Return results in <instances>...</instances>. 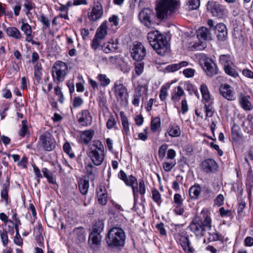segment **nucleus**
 Listing matches in <instances>:
<instances>
[{
  "instance_id": "obj_1",
  "label": "nucleus",
  "mask_w": 253,
  "mask_h": 253,
  "mask_svg": "<svg viewBox=\"0 0 253 253\" xmlns=\"http://www.w3.org/2000/svg\"><path fill=\"white\" fill-rule=\"evenodd\" d=\"M189 228L197 238L203 237L208 230L211 228V219L206 215L203 217H195L190 223Z\"/></svg>"
},
{
  "instance_id": "obj_2",
  "label": "nucleus",
  "mask_w": 253,
  "mask_h": 253,
  "mask_svg": "<svg viewBox=\"0 0 253 253\" xmlns=\"http://www.w3.org/2000/svg\"><path fill=\"white\" fill-rule=\"evenodd\" d=\"M147 38L148 42L157 53L164 55L168 47L166 37L158 31H152L148 33Z\"/></svg>"
},
{
  "instance_id": "obj_3",
  "label": "nucleus",
  "mask_w": 253,
  "mask_h": 253,
  "mask_svg": "<svg viewBox=\"0 0 253 253\" xmlns=\"http://www.w3.org/2000/svg\"><path fill=\"white\" fill-rule=\"evenodd\" d=\"M87 155L93 165L96 166L102 165L106 157L105 147L102 143L99 140L93 141L87 150Z\"/></svg>"
},
{
  "instance_id": "obj_4",
  "label": "nucleus",
  "mask_w": 253,
  "mask_h": 253,
  "mask_svg": "<svg viewBox=\"0 0 253 253\" xmlns=\"http://www.w3.org/2000/svg\"><path fill=\"white\" fill-rule=\"evenodd\" d=\"M178 6V2L176 0H160L156 5L157 18L162 20L173 14Z\"/></svg>"
},
{
  "instance_id": "obj_5",
  "label": "nucleus",
  "mask_w": 253,
  "mask_h": 253,
  "mask_svg": "<svg viewBox=\"0 0 253 253\" xmlns=\"http://www.w3.org/2000/svg\"><path fill=\"white\" fill-rule=\"evenodd\" d=\"M125 234L123 229L119 227H114L109 230L105 240L110 247L123 246L125 244Z\"/></svg>"
},
{
  "instance_id": "obj_6",
  "label": "nucleus",
  "mask_w": 253,
  "mask_h": 253,
  "mask_svg": "<svg viewBox=\"0 0 253 253\" xmlns=\"http://www.w3.org/2000/svg\"><path fill=\"white\" fill-rule=\"evenodd\" d=\"M119 177L123 180L126 184L127 186H130L132 187L134 201L136 200V198L138 197V194H142V191H141L142 184L139 182V188L137 185V181L136 179L132 175L127 176L126 173L123 170H121L119 173Z\"/></svg>"
},
{
  "instance_id": "obj_7",
  "label": "nucleus",
  "mask_w": 253,
  "mask_h": 253,
  "mask_svg": "<svg viewBox=\"0 0 253 253\" xmlns=\"http://www.w3.org/2000/svg\"><path fill=\"white\" fill-rule=\"evenodd\" d=\"M68 73L67 64L62 61H57L52 69V75L54 82H63Z\"/></svg>"
},
{
  "instance_id": "obj_8",
  "label": "nucleus",
  "mask_w": 253,
  "mask_h": 253,
  "mask_svg": "<svg viewBox=\"0 0 253 253\" xmlns=\"http://www.w3.org/2000/svg\"><path fill=\"white\" fill-rule=\"evenodd\" d=\"M113 89L117 100L121 104L126 105L127 103L128 94L125 86L121 82L117 81L114 84Z\"/></svg>"
},
{
  "instance_id": "obj_9",
  "label": "nucleus",
  "mask_w": 253,
  "mask_h": 253,
  "mask_svg": "<svg viewBox=\"0 0 253 253\" xmlns=\"http://www.w3.org/2000/svg\"><path fill=\"white\" fill-rule=\"evenodd\" d=\"M207 9L213 16L217 18H223L227 13V10L224 5L213 1L208 2Z\"/></svg>"
},
{
  "instance_id": "obj_10",
  "label": "nucleus",
  "mask_w": 253,
  "mask_h": 253,
  "mask_svg": "<svg viewBox=\"0 0 253 253\" xmlns=\"http://www.w3.org/2000/svg\"><path fill=\"white\" fill-rule=\"evenodd\" d=\"M39 144L46 151H51L55 147L56 141L50 132L45 131L39 137Z\"/></svg>"
},
{
  "instance_id": "obj_11",
  "label": "nucleus",
  "mask_w": 253,
  "mask_h": 253,
  "mask_svg": "<svg viewBox=\"0 0 253 253\" xmlns=\"http://www.w3.org/2000/svg\"><path fill=\"white\" fill-rule=\"evenodd\" d=\"M200 63L208 76L212 77L217 74V66L211 59L202 56L200 59Z\"/></svg>"
},
{
  "instance_id": "obj_12",
  "label": "nucleus",
  "mask_w": 253,
  "mask_h": 253,
  "mask_svg": "<svg viewBox=\"0 0 253 253\" xmlns=\"http://www.w3.org/2000/svg\"><path fill=\"white\" fill-rule=\"evenodd\" d=\"M176 240L177 244L181 247L185 253H195V249L192 246L188 236L179 233Z\"/></svg>"
},
{
  "instance_id": "obj_13",
  "label": "nucleus",
  "mask_w": 253,
  "mask_h": 253,
  "mask_svg": "<svg viewBox=\"0 0 253 253\" xmlns=\"http://www.w3.org/2000/svg\"><path fill=\"white\" fill-rule=\"evenodd\" d=\"M103 14V8L101 3L96 2L91 7L90 10L87 12L88 20L91 22H95L102 16Z\"/></svg>"
},
{
  "instance_id": "obj_14",
  "label": "nucleus",
  "mask_w": 253,
  "mask_h": 253,
  "mask_svg": "<svg viewBox=\"0 0 253 253\" xmlns=\"http://www.w3.org/2000/svg\"><path fill=\"white\" fill-rule=\"evenodd\" d=\"M201 170L205 173L210 174L215 172L218 169V164L212 159H207L200 165Z\"/></svg>"
},
{
  "instance_id": "obj_15",
  "label": "nucleus",
  "mask_w": 253,
  "mask_h": 253,
  "mask_svg": "<svg viewBox=\"0 0 253 253\" xmlns=\"http://www.w3.org/2000/svg\"><path fill=\"white\" fill-rule=\"evenodd\" d=\"M220 94L229 101H234L236 99L235 93L233 88L229 84H222L219 87Z\"/></svg>"
},
{
  "instance_id": "obj_16",
  "label": "nucleus",
  "mask_w": 253,
  "mask_h": 253,
  "mask_svg": "<svg viewBox=\"0 0 253 253\" xmlns=\"http://www.w3.org/2000/svg\"><path fill=\"white\" fill-rule=\"evenodd\" d=\"M78 120L79 124L84 126H89L91 124L92 117L88 110H83L78 114Z\"/></svg>"
},
{
  "instance_id": "obj_17",
  "label": "nucleus",
  "mask_w": 253,
  "mask_h": 253,
  "mask_svg": "<svg viewBox=\"0 0 253 253\" xmlns=\"http://www.w3.org/2000/svg\"><path fill=\"white\" fill-rule=\"evenodd\" d=\"M101 236L98 233H91L89 236L88 244L93 250L96 251L100 247Z\"/></svg>"
},
{
  "instance_id": "obj_18",
  "label": "nucleus",
  "mask_w": 253,
  "mask_h": 253,
  "mask_svg": "<svg viewBox=\"0 0 253 253\" xmlns=\"http://www.w3.org/2000/svg\"><path fill=\"white\" fill-rule=\"evenodd\" d=\"M142 47L140 42H135L131 51V56L136 62H141L142 60Z\"/></svg>"
},
{
  "instance_id": "obj_19",
  "label": "nucleus",
  "mask_w": 253,
  "mask_h": 253,
  "mask_svg": "<svg viewBox=\"0 0 253 253\" xmlns=\"http://www.w3.org/2000/svg\"><path fill=\"white\" fill-rule=\"evenodd\" d=\"M215 33L217 39L220 41H224L227 38V30L225 24L222 23L217 24L214 28Z\"/></svg>"
},
{
  "instance_id": "obj_20",
  "label": "nucleus",
  "mask_w": 253,
  "mask_h": 253,
  "mask_svg": "<svg viewBox=\"0 0 253 253\" xmlns=\"http://www.w3.org/2000/svg\"><path fill=\"white\" fill-rule=\"evenodd\" d=\"M20 29L25 36V41L33 43L34 35L32 34L33 31L31 26L28 23L23 21L21 22Z\"/></svg>"
},
{
  "instance_id": "obj_21",
  "label": "nucleus",
  "mask_w": 253,
  "mask_h": 253,
  "mask_svg": "<svg viewBox=\"0 0 253 253\" xmlns=\"http://www.w3.org/2000/svg\"><path fill=\"white\" fill-rule=\"evenodd\" d=\"M249 96L244 93H240L238 95V101L241 107L246 111H250L253 109L251 102L248 99Z\"/></svg>"
},
{
  "instance_id": "obj_22",
  "label": "nucleus",
  "mask_w": 253,
  "mask_h": 253,
  "mask_svg": "<svg viewBox=\"0 0 253 253\" xmlns=\"http://www.w3.org/2000/svg\"><path fill=\"white\" fill-rule=\"evenodd\" d=\"M4 30L7 35L9 37H11L15 40H19L22 37V35L20 31L16 27H4Z\"/></svg>"
},
{
  "instance_id": "obj_23",
  "label": "nucleus",
  "mask_w": 253,
  "mask_h": 253,
  "mask_svg": "<svg viewBox=\"0 0 253 253\" xmlns=\"http://www.w3.org/2000/svg\"><path fill=\"white\" fill-rule=\"evenodd\" d=\"M94 132L91 129L81 131L80 133V141L85 144H88L92 139Z\"/></svg>"
},
{
  "instance_id": "obj_24",
  "label": "nucleus",
  "mask_w": 253,
  "mask_h": 253,
  "mask_svg": "<svg viewBox=\"0 0 253 253\" xmlns=\"http://www.w3.org/2000/svg\"><path fill=\"white\" fill-rule=\"evenodd\" d=\"M197 36L199 40H211V34L210 30L205 27H202L197 31Z\"/></svg>"
},
{
  "instance_id": "obj_25",
  "label": "nucleus",
  "mask_w": 253,
  "mask_h": 253,
  "mask_svg": "<svg viewBox=\"0 0 253 253\" xmlns=\"http://www.w3.org/2000/svg\"><path fill=\"white\" fill-rule=\"evenodd\" d=\"M201 193V187L198 184H195L189 189V195L192 200H196L199 199Z\"/></svg>"
},
{
  "instance_id": "obj_26",
  "label": "nucleus",
  "mask_w": 253,
  "mask_h": 253,
  "mask_svg": "<svg viewBox=\"0 0 253 253\" xmlns=\"http://www.w3.org/2000/svg\"><path fill=\"white\" fill-rule=\"evenodd\" d=\"M211 231L208 232L209 236L208 237V240L210 242H214L217 241H221L223 243L224 242V237L221 234L218 233L215 229L214 230H210Z\"/></svg>"
},
{
  "instance_id": "obj_27",
  "label": "nucleus",
  "mask_w": 253,
  "mask_h": 253,
  "mask_svg": "<svg viewBox=\"0 0 253 253\" xmlns=\"http://www.w3.org/2000/svg\"><path fill=\"white\" fill-rule=\"evenodd\" d=\"M107 22H103L98 28L95 36L103 40L107 35Z\"/></svg>"
},
{
  "instance_id": "obj_28",
  "label": "nucleus",
  "mask_w": 253,
  "mask_h": 253,
  "mask_svg": "<svg viewBox=\"0 0 253 253\" xmlns=\"http://www.w3.org/2000/svg\"><path fill=\"white\" fill-rule=\"evenodd\" d=\"M200 89L202 95L203 102L213 100V99L211 98V95L208 88V86L206 84H201Z\"/></svg>"
},
{
  "instance_id": "obj_29",
  "label": "nucleus",
  "mask_w": 253,
  "mask_h": 253,
  "mask_svg": "<svg viewBox=\"0 0 253 253\" xmlns=\"http://www.w3.org/2000/svg\"><path fill=\"white\" fill-rule=\"evenodd\" d=\"M188 65V62L186 61H181L178 63H174L169 65L166 67V70L169 72H175L182 67H186Z\"/></svg>"
},
{
  "instance_id": "obj_30",
  "label": "nucleus",
  "mask_w": 253,
  "mask_h": 253,
  "mask_svg": "<svg viewBox=\"0 0 253 253\" xmlns=\"http://www.w3.org/2000/svg\"><path fill=\"white\" fill-rule=\"evenodd\" d=\"M142 73V62H136L135 64V74L133 75L132 82L134 86L139 84L137 81V78Z\"/></svg>"
},
{
  "instance_id": "obj_31",
  "label": "nucleus",
  "mask_w": 253,
  "mask_h": 253,
  "mask_svg": "<svg viewBox=\"0 0 253 253\" xmlns=\"http://www.w3.org/2000/svg\"><path fill=\"white\" fill-rule=\"evenodd\" d=\"M143 24L148 28L152 25V21L150 19L152 11L148 8H143Z\"/></svg>"
},
{
  "instance_id": "obj_32",
  "label": "nucleus",
  "mask_w": 253,
  "mask_h": 253,
  "mask_svg": "<svg viewBox=\"0 0 253 253\" xmlns=\"http://www.w3.org/2000/svg\"><path fill=\"white\" fill-rule=\"evenodd\" d=\"M104 227V223L102 220H95L91 227V233H100L102 231Z\"/></svg>"
},
{
  "instance_id": "obj_33",
  "label": "nucleus",
  "mask_w": 253,
  "mask_h": 253,
  "mask_svg": "<svg viewBox=\"0 0 253 253\" xmlns=\"http://www.w3.org/2000/svg\"><path fill=\"white\" fill-rule=\"evenodd\" d=\"M219 63L223 67L229 65H233L232 58L230 54H222L219 56Z\"/></svg>"
},
{
  "instance_id": "obj_34",
  "label": "nucleus",
  "mask_w": 253,
  "mask_h": 253,
  "mask_svg": "<svg viewBox=\"0 0 253 253\" xmlns=\"http://www.w3.org/2000/svg\"><path fill=\"white\" fill-rule=\"evenodd\" d=\"M135 92L134 94V99L132 101V103L135 106H138L139 103V98L141 96V88L142 86L140 84H137V85L134 86Z\"/></svg>"
},
{
  "instance_id": "obj_35",
  "label": "nucleus",
  "mask_w": 253,
  "mask_h": 253,
  "mask_svg": "<svg viewBox=\"0 0 253 253\" xmlns=\"http://www.w3.org/2000/svg\"><path fill=\"white\" fill-rule=\"evenodd\" d=\"M97 198L98 203L101 205H105L108 201L107 194L103 191V188H99V191L97 192Z\"/></svg>"
},
{
  "instance_id": "obj_36",
  "label": "nucleus",
  "mask_w": 253,
  "mask_h": 253,
  "mask_svg": "<svg viewBox=\"0 0 253 253\" xmlns=\"http://www.w3.org/2000/svg\"><path fill=\"white\" fill-rule=\"evenodd\" d=\"M204 104V109L206 113L207 117H211L214 113V109L212 106L213 101H210L203 102Z\"/></svg>"
},
{
  "instance_id": "obj_37",
  "label": "nucleus",
  "mask_w": 253,
  "mask_h": 253,
  "mask_svg": "<svg viewBox=\"0 0 253 253\" xmlns=\"http://www.w3.org/2000/svg\"><path fill=\"white\" fill-rule=\"evenodd\" d=\"M167 132L168 134L172 137H178L181 134V131L179 126L177 125L171 126L169 127Z\"/></svg>"
},
{
  "instance_id": "obj_38",
  "label": "nucleus",
  "mask_w": 253,
  "mask_h": 253,
  "mask_svg": "<svg viewBox=\"0 0 253 253\" xmlns=\"http://www.w3.org/2000/svg\"><path fill=\"white\" fill-rule=\"evenodd\" d=\"M234 67V64L229 65L224 67V70L227 75L233 78H236L239 76V74Z\"/></svg>"
},
{
  "instance_id": "obj_39",
  "label": "nucleus",
  "mask_w": 253,
  "mask_h": 253,
  "mask_svg": "<svg viewBox=\"0 0 253 253\" xmlns=\"http://www.w3.org/2000/svg\"><path fill=\"white\" fill-rule=\"evenodd\" d=\"M0 239L4 247H7L10 241L8 238L7 231L5 230H0Z\"/></svg>"
},
{
  "instance_id": "obj_40",
  "label": "nucleus",
  "mask_w": 253,
  "mask_h": 253,
  "mask_svg": "<svg viewBox=\"0 0 253 253\" xmlns=\"http://www.w3.org/2000/svg\"><path fill=\"white\" fill-rule=\"evenodd\" d=\"M184 94V90L180 86H178L177 90L175 91L172 94L171 100L174 102H178L181 96Z\"/></svg>"
},
{
  "instance_id": "obj_41",
  "label": "nucleus",
  "mask_w": 253,
  "mask_h": 253,
  "mask_svg": "<svg viewBox=\"0 0 253 253\" xmlns=\"http://www.w3.org/2000/svg\"><path fill=\"white\" fill-rule=\"evenodd\" d=\"M42 65L41 64L38 62H37L36 65L34 66V76L37 80V81L39 82L42 77Z\"/></svg>"
},
{
  "instance_id": "obj_42",
  "label": "nucleus",
  "mask_w": 253,
  "mask_h": 253,
  "mask_svg": "<svg viewBox=\"0 0 253 253\" xmlns=\"http://www.w3.org/2000/svg\"><path fill=\"white\" fill-rule=\"evenodd\" d=\"M117 48L116 44L114 42H107L102 46V49L105 53H109L114 51Z\"/></svg>"
},
{
  "instance_id": "obj_43",
  "label": "nucleus",
  "mask_w": 253,
  "mask_h": 253,
  "mask_svg": "<svg viewBox=\"0 0 253 253\" xmlns=\"http://www.w3.org/2000/svg\"><path fill=\"white\" fill-rule=\"evenodd\" d=\"M79 189L81 193L85 195L88 190L89 182L85 180H81L79 184Z\"/></svg>"
},
{
  "instance_id": "obj_44",
  "label": "nucleus",
  "mask_w": 253,
  "mask_h": 253,
  "mask_svg": "<svg viewBox=\"0 0 253 253\" xmlns=\"http://www.w3.org/2000/svg\"><path fill=\"white\" fill-rule=\"evenodd\" d=\"M97 79L100 82V85L102 86H107L111 82L110 80L105 74H98Z\"/></svg>"
},
{
  "instance_id": "obj_45",
  "label": "nucleus",
  "mask_w": 253,
  "mask_h": 253,
  "mask_svg": "<svg viewBox=\"0 0 253 253\" xmlns=\"http://www.w3.org/2000/svg\"><path fill=\"white\" fill-rule=\"evenodd\" d=\"M102 40V39L99 38L94 35L90 44L91 48L94 50H96L99 49L101 46Z\"/></svg>"
},
{
  "instance_id": "obj_46",
  "label": "nucleus",
  "mask_w": 253,
  "mask_h": 253,
  "mask_svg": "<svg viewBox=\"0 0 253 253\" xmlns=\"http://www.w3.org/2000/svg\"><path fill=\"white\" fill-rule=\"evenodd\" d=\"M169 86L166 85H163L160 89V98L162 101H164L166 100V98L168 95V90L169 89Z\"/></svg>"
},
{
  "instance_id": "obj_47",
  "label": "nucleus",
  "mask_w": 253,
  "mask_h": 253,
  "mask_svg": "<svg viewBox=\"0 0 253 253\" xmlns=\"http://www.w3.org/2000/svg\"><path fill=\"white\" fill-rule=\"evenodd\" d=\"M160 120L158 118H155L151 121V129L153 132L158 131L160 127Z\"/></svg>"
},
{
  "instance_id": "obj_48",
  "label": "nucleus",
  "mask_w": 253,
  "mask_h": 253,
  "mask_svg": "<svg viewBox=\"0 0 253 253\" xmlns=\"http://www.w3.org/2000/svg\"><path fill=\"white\" fill-rule=\"evenodd\" d=\"M176 164L175 160H170L169 162H166L163 164V168L166 171H170Z\"/></svg>"
},
{
  "instance_id": "obj_49",
  "label": "nucleus",
  "mask_w": 253,
  "mask_h": 253,
  "mask_svg": "<svg viewBox=\"0 0 253 253\" xmlns=\"http://www.w3.org/2000/svg\"><path fill=\"white\" fill-rule=\"evenodd\" d=\"M14 243L17 246L22 247L23 245V239L21 238L18 229L16 230V234L13 239Z\"/></svg>"
},
{
  "instance_id": "obj_50",
  "label": "nucleus",
  "mask_w": 253,
  "mask_h": 253,
  "mask_svg": "<svg viewBox=\"0 0 253 253\" xmlns=\"http://www.w3.org/2000/svg\"><path fill=\"white\" fill-rule=\"evenodd\" d=\"M73 233L78 236L79 240H84L85 238L84 231L82 227L75 229Z\"/></svg>"
},
{
  "instance_id": "obj_51",
  "label": "nucleus",
  "mask_w": 253,
  "mask_h": 253,
  "mask_svg": "<svg viewBox=\"0 0 253 253\" xmlns=\"http://www.w3.org/2000/svg\"><path fill=\"white\" fill-rule=\"evenodd\" d=\"M84 103L83 99L79 96L75 97L72 101V105L74 108H79Z\"/></svg>"
},
{
  "instance_id": "obj_52",
  "label": "nucleus",
  "mask_w": 253,
  "mask_h": 253,
  "mask_svg": "<svg viewBox=\"0 0 253 253\" xmlns=\"http://www.w3.org/2000/svg\"><path fill=\"white\" fill-rule=\"evenodd\" d=\"M64 151L71 158L74 157L75 155L72 152L71 146L69 142H66L63 145Z\"/></svg>"
},
{
  "instance_id": "obj_53",
  "label": "nucleus",
  "mask_w": 253,
  "mask_h": 253,
  "mask_svg": "<svg viewBox=\"0 0 253 253\" xmlns=\"http://www.w3.org/2000/svg\"><path fill=\"white\" fill-rule=\"evenodd\" d=\"M24 7L26 8L27 11L26 13L28 14L30 11L35 7V4L34 2H33L31 0H26L24 1L23 4Z\"/></svg>"
},
{
  "instance_id": "obj_54",
  "label": "nucleus",
  "mask_w": 253,
  "mask_h": 253,
  "mask_svg": "<svg viewBox=\"0 0 253 253\" xmlns=\"http://www.w3.org/2000/svg\"><path fill=\"white\" fill-rule=\"evenodd\" d=\"M22 126L19 130V134L22 136L24 137L26 135L27 132H28V127L27 126V121L23 120L22 121Z\"/></svg>"
},
{
  "instance_id": "obj_55",
  "label": "nucleus",
  "mask_w": 253,
  "mask_h": 253,
  "mask_svg": "<svg viewBox=\"0 0 253 253\" xmlns=\"http://www.w3.org/2000/svg\"><path fill=\"white\" fill-rule=\"evenodd\" d=\"M168 145L167 144H163L160 146L158 151V155L160 158L163 159L166 155Z\"/></svg>"
},
{
  "instance_id": "obj_56",
  "label": "nucleus",
  "mask_w": 253,
  "mask_h": 253,
  "mask_svg": "<svg viewBox=\"0 0 253 253\" xmlns=\"http://www.w3.org/2000/svg\"><path fill=\"white\" fill-rule=\"evenodd\" d=\"M116 121L113 116H111L106 123V126L108 129H111L116 125Z\"/></svg>"
},
{
  "instance_id": "obj_57",
  "label": "nucleus",
  "mask_w": 253,
  "mask_h": 253,
  "mask_svg": "<svg viewBox=\"0 0 253 253\" xmlns=\"http://www.w3.org/2000/svg\"><path fill=\"white\" fill-rule=\"evenodd\" d=\"M8 185L4 184L2 186V189L1 191V197L2 199L5 200L6 201L8 200Z\"/></svg>"
},
{
  "instance_id": "obj_58",
  "label": "nucleus",
  "mask_w": 253,
  "mask_h": 253,
  "mask_svg": "<svg viewBox=\"0 0 253 253\" xmlns=\"http://www.w3.org/2000/svg\"><path fill=\"white\" fill-rule=\"evenodd\" d=\"M42 224L38 223L34 228V234L36 237H40L42 235Z\"/></svg>"
},
{
  "instance_id": "obj_59",
  "label": "nucleus",
  "mask_w": 253,
  "mask_h": 253,
  "mask_svg": "<svg viewBox=\"0 0 253 253\" xmlns=\"http://www.w3.org/2000/svg\"><path fill=\"white\" fill-rule=\"evenodd\" d=\"M152 197L157 204H160L161 203V195L158 190L155 189L152 191Z\"/></svg>"
},
{
  "instance_id": "obj_60",
  "label": "nucleus",
  "mask_w": 253,
  "mask_h": 253,
  "mask_svg": "<svg viewBox=\"0 0 253 253\" xmlns=\"http://www.w3.org/2000/svg\"><path fill=\"white\" fill-rule=\"evenodd\" d=\"M200 0H189V8L191 10L196 9L199 7Z\"/></svg>"
},
{
  "instance_id": "obj_61",
  "label": "nucleus",
  "mask_w": 253,
  "mask_h": 253,
  "mask_svg": "<svg viewBox=\"0 0 253 253\" xmlns=\"http://www.w3.org/2000/svg\"><path fill=\"white\" fill-rule=\"evenodd\" d=\"M195 71L192 68H187L183 70V74L187 78L193 77L195 74Z\"/></svg>"
},
{
  "instance_id": "obj_62",
  "label": "nucleus",
  "mask_w": 253,
  "mask_h": 253,
  "mask_svg": "<svg viewBox=\"0 0 253 253\" xmlns=\"http://www.w3.org/2000/svg\"><path fill=\"white\" fill-rule=\"evenodd\" d=\"M173 200L176 205L183 206V200L182 199L181 196L179 194H175L174 195Z\"/></svg>"
},
{
  "instance_id": "obj_63",
  "label": "nucleus",
  "mask_w": 253,
  "mask_h": 253,
  "mask_svg": "<svg viewBox=\"0 0 253 253\" xmlns=\"http://www.w3.org/2000/svg\"><path fill=\"white\" fill-rule=\"evenodd\" d=\"M122 125L123 126L124 130L126 133H128L129 132V124L127 121V119L126 117H123L122 118Z\"/></svg>"
},
{
  "instance_id": "obj_64",
  "label": "nucleus",
  "mask_w": 253,
  "mask_h": 253,
  "mask_svg": "<svg viewBox=\"0 0 253 253\" xmlns=\"http://www.w3.org/2000/svg\"><path fill=\"white\" fill-rule=\"evenodd\" d=\"M181 109L183 114H185L188 111V106L186 99L182 100L181 102Z\"/></svg>"
}]
</instances>
